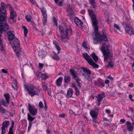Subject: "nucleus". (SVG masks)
<instances>
[{"label":"nucleus","mask_w":134,"mask_h":134,"mask_svg":"<svg viewBox=\"0 0 134 134\" xmlns=\"http://www.w3.org/2000/svg\"><path fill=\"white\" fill-rule=\"evenodd\" d=\"M95 36L96 37L93 38L94 43L96 44L98 43L99 41L100 43L103 42L102 46L101 47L100 49L104 56V61H106L111 56V53L108 48V42L107 37L104 33L102 35H99L98 33H96Z\"/></svg>","instance_id":"obj_1"},{"label":"nucleus","mask_w":134,"mask_h":134,"mask_svg":"<svg viewBox=\"0 0 134 134\" xmlns=\"http://www.w3.org/2000/svg\"><path fill=\"white\" fill-rule=\"evenodd\" d=\"M59 29L61 36L60 40L61 42L63 43H68V41L66 39H68L69 36L71 35L72 32L71 27L65 25L63 26H59Z\"/></svg>","instance_id":"obj_2"},{"label":"nucleus","mask_w":134,"mask_h":134,"mask_svg":"<svg viewBox=\"0 0 134 134\" xmlns=\"http://www.w3.org/2000/svg\"><path fill=\"white\" fill-rule=\"evenodd\" d=\"M0 15V32H2L7 31L9 29V26L6 23V16L5 15Z\"/></svg>","instance_id":"obj_3"},{"label":"nucleus","mask_w":134,"mask_h":134,"mask_svg":"<svg viewBox=\"0 0 134 134\" xmlns=\"http://www.w3.org/2000/svg\"><path fill=\"white\" fill-rule=\"evenodd\" d=\"M11 45L16 56L19 58L20 56L21 51L20 43L18 39L17 38H14L13 42Z\"/></svg>","instance_id":"obj_4"},{"label":"nucleus","mask_w":134,"mask_h":134,"mask_svg":"<svg viewBox=\"0 0 134 134\" xmlns=\"http://www.w3.org/2000/svg\"><path fill=\"white\" fill-rule=\"evenodd\" d=\"M87 11L91 19L94 30L97 32L98 30V28L97 25V21L96 19V15L94 11L91 9H88Z\"/></svg>","instance_id":"obj_5"},{"label":"nucleus","mask_w":134,"mask_h":134,"mask_svg":"<svg viewBox=\"0 0 134 134\" xmlns=\"http://www.w3.org/2000/svg\"><path fill=\"white\" fill-rule=\"evenodd\" d=\"M25 88L27 90L29 95L31 97L38 94L40 92L39 88L33 85H30L29 87L25 86Z\"/></svg>","instance_id":"obj_6"},{"label":"nucleus","mask_w":134,"mask_h":134,"mask_svg":"<svg viewBox=\"0 0 134 134\" xmlns=\"http://www.w3.org/2000/svg\"><path fill=\"white\" fill-rule=\"evenodd\" d=\"M10 12V16L9 17V20L11 23H15L16 22L17 15L15 12L12 7L10 5H9L8 6Z\"/></svg>","instance_id":"obj_7"},{"label":"nucleus","mask_w":134,"mask_h":134,"mask_svg":"<svg viewBox=\"0 0 134 134\" xmlns=\"http://www.w3.org/2000/svg\"><path fill=\"white\" fill-rule=\"evenodd\" d=\"M82 55L85 59L94 68H98V65L94 63L91 57L87 53L83 54Z\"/></svg>","instance_id":"obj_8"},{"label":"nucleus","mask_w":134,"mask_h":134,"mask_svg":"<svg viewBox=\"0 0 134 134\" xmlns=\"http://www.w3.org/2000/svg\"><path fill=\"white\" fill-rule=\"evenodd\" d=\"M122 24L125 27H126L125 30L126 32L130 35L134 34V31L132 27L127 24L123 22Z\"/></svg>","instance_id":"obj_9"},{"label":"nucleus","mask_w":134,"mask_h":134,"mask_svg":"<svg viewBox=\"0 0 134 134\" xmlns=\"http://www.w3.org/2000/svg\"><path fill=\"white\" fill-rule=\"evenodd\" d=\"M28 105V109L30 114L32 115H36L37 112V110L35 107L34 105H31L29 103Z\"/></svg>","instance_id":"obj_10"},{"label":"nucleus","mask_w":134,"mask_h":134,"mask_svg":"<svg viewBox=\"0 0 134 134\" xmlns=\"http://www.w3.org/2000/svg\"><path fill=\"white\" fill-rule=\"evenodd\" d=\"M98 109L97 108L92 110L90 112V114L92 118H96L97 117L98 115Z\"/></svg>","instance_id":"obj_11"},{"label":"nucleus","mask_w":134,"mask_h":134,"mask_svg":"<svg viewBox=\"0 0 134 134\" xmlns=\"http://www.w3.org/2000/svg\"><path fill=\"white\" fill-rule=\"evenodd\" d=\"M105 97L103 94H98L96 97L97 100V105L100 106L103 99Z\"/></svg>","instance_id":"obj_12"},{"label":"nucleus","mask_w":134,"mask_h":134,"mask_svg":"<svg viewBox=\"0 0 134 134\" xmlns=\"http://www.w3.org/2000/svg\"><path fill=\"white\" fill-rule=\"evenodd\" d=\"M7 34L8 36V38L9 40H12L14 38V32L13 31H9Z\"/></svg>","instance_id":"obj_13"},{"label":"nucleus","mask_w":134,"mask_h":134,"mask_svg":"<svg viewBox=\"0 0 134 134\" xmlns=\"http://www.w3.org/2000/svg\"><path fill=\"white\" fill-rule=\"evenodd\" d=\"M63 80V77H60L56 80L55 84L58 87H60L61 86Z\"/></svg>","instance_id":"obj_14"},{"label":"nucleus","mask_w":134,"mask_h":134,"mask_svg":"<svg viewBox=\"0 0 134 134\" xmlns=\"http://www.w3.org/2000/svg\"><path fill=\"white\" fill-rule=\"evenodd\" d=\"M1 7L0 8V13L5 14L6 12V10L5 7L3 3H1Z\"/></svg>","instance_id":"obj_15"},{"label":"nucleus","mask_w":134,"mask_h":134,"mask_svg":"<svg viewBox=\"0 0 134 134\" xmlns=\"http://www.w3.org/2000/svg\"><path fill=\"white\" fill-rule=\"evenodd\" d=\"M97 84V85L99 87H103L105 85L104 81L100 78L98 79Z\"/></svg>","instance_id":"obj_16"},{"label":"nucleus","mask_w":134,"mask_h":134,"mask_svg":"<svg viewBox=\"0 0 134 134\" xmlns=\"http://www.w3.org/2000/svg\"><path fill=\"white\" fill-rule=\"evenodd\" d=\"M83 70L85 73L87 74L86 75H85V74H83L85 77L86 78H87L89 76L88 75H90L91 74L90 71L88 69H86V68H84L83 69Z\"/></svg>","instance_id":"obj_17"},{"label":"nucleus","mask_w":134,"mask_h":134,"mask_svg":"<svg viewBox=\"0 0 134 134\" xmlns=\"http://www.w3.org/2000/svg\"><path fill=\"white\" fill-rule=\"evenodd\" d=\"M126 124L128 130L129 131H132L133 129V127L131 123L130 122L127 121Z\"/></svg>","instance_id":"obj_18"},{"label":"nucleus","mask_w":134,"mask_h":134,"mask_svg":"<svg viewBox=\"0 0 134 134\" xmlns=\"http://www.w3.org/2000/svg\"><path fill=\"white\" fill-rule=\"evenodd\" d=\"M74 21L75 24L78 27H80L82 24V21L76 17L74 20Z\"/></svg>","instance_id":"obj_19"},{"label":"nucleus","mask_w":134,"mask_h":134,"mask_svg":"<svg viewBox=\"0 0 134 134\" xmlns=\"http://www.w3.org/2000/svg\"><path fill=\"white\" fill-rule=\"evenodd\" d=\"M67 11L69 12L68 13L70 17L72 15H74V11L72 10L71 8V6L70 5H69L67 9Z\"/></svg>","instance_id":"obj_20"},{"label":"nucleus","mask_w":134,"mask_h":134,"mask_svg":"<svg viewBox=\"0 0 134 134\" xmlns=\"http://www.w3.org/2000/svg\"><path fill=\"white\" fill-rule=\"evenodd\" d=\"M13 82L12 84V87L14 90H16L18 88L16 81V79H13Z\"/></svg>","instance_id":"obj_21"},{"label":"nucleus","mask_w":134,"mask_h":134,"mask_svg":"<svg viewBox=\"0 0 134 134\" xmlns=\"http://www.w3.org/2000/svg\"><path fill=\"white\" fill-rule=\"evenodd\" d=\"M73 93L72 89L71 88H69L68 91L66 96L68 97H71L72 96Z\"/></svg>","instance_id":"obj_22"},{"label":"nucleus","mask_w":134,"mask_h":134,"mask_svg":"<svg viewBox=\"0 0 134 134\" xmlns=\"http://www.w3.org/2000/svg\"><path fill=\"white\" fill-rule=\"evenodd\" d=\"M10 125V122L9 121H4L2 124V127L7 128Z\"/></svg>","instance_id":"obj_23"},{"label":"nucleus","mask_w":134,"mask_h":134,"mask_svg":"<svg viewBox=\"0 0 134 134\" xmlns=\"http://www.w3.org/2000/svg\"><path fill=\"white\" fill-rule=\"evenodd\" d=\"M1 105H2L5 107H7L8 105L9 104V103H8L7 102H6L5 100L4 99H1L0 100Z\"/></svg>","instance_id":"obj_24"},{"label":"nucleus","mask_w":134,"mask_h":134,"mask_svg":"<svg viewBox=\"0 0 134 134\" xmlns=\"http://www.w3.org/2000/svg\"><path fill=\"white\" fill-rule=\"evenodd\" d=\"M40 77L42 79L46 80L49 77V76L46 74L40 73L39 75Z\"/></svg>","instance_id":"obj_25"},{"label":"nucleus","mask_w":134,"mask_h":134,"mask_svg":"<svg viewBox=\"0 0 134 134\" xmlns=\"http://www.w3.org/2000/svg\"><path fill=\"white\" fill-rule=\"evenodd\" d=\"M91 5L93 8L96 9L97 7L96 3L94 2V0H90V1Z\"/></svg>","instance_id":"obj_26"},{"label":"nucleus","mask_w":134,"mask_h":134,"mask_svg":"<svg viewBox=\"0 0 134 134\" xmlns=\"http://www.w3.org/2000/svg\"><path fill=\"white\" fill-rule=\"evenodd\" d=\"M90 56L95 62H96L98 60V58L94 53H93L90 55Z\"/></svg>","instance_id":"obj_27"},{"label":"nucleus","mask_w":134,"mask_h":134,"mask_svg":"<svg viewBox=\"0 0 134 134\" xmlns=\"http://www.w3.org/2000/svg\"><path fill=\"white\" fill-rule=\"evenodd\" d=\"M53 43L54 44L56 47L57 49V50L58 51V53H59V51L60 50V48L59 47V45L57 41H53Z\"/></svg>","instance_id":"obj_28"},{"label":"nucleus","mask_w":134,"mask_h":134,"mask_svg":"<svg viewBox=\"0 0 134 134\" xmlns=\"http://www.w3.org/2000/svg\"><path fill=\"white\" fill-rule=\"evenodd\" d=\"M70 71L74 79L77 76L75 70L73 69H70Z\"/></svg>","instance_id":"obj_29"},{"label":"nucleus","mask_w":134,"mask_h":134,"mask_svg":"<svg viewBox=\"0 0 134 134\" xmlns=\"http://www.w3.org/2000/svg\"><path fill=\"white\" fill-rule=\"evenodd\" d=\"M4 96L8 103H9L10 99V96L9 94V93H7L6 94H5L4 95Z\"/></svg>","instance_id":"obj_30"},{"label":"nucleus","mask_w":134,"mask_h":134,"mask_svg":"<svg viewBox=\"0 0 134 134\" xmlns=\"http://www.w3.org/2000/svg\"><path fill=\"white\" fill-rule=\"evenodd\" d=\"M8 112V111L6 110L4 108L2 107L0 104V112L2 114H4Z\"/></svg>","instance_id":"obj_31"},{"label":"nucleus","mask_w":134,"mask_h":134,"mask_svg":"<svg viewBox=\"0 0 134 134\" xmlns=\"http://www.w3.org/2000/svg\"><path fill=\"white\" fill-rule=\"evenodd\" d=\"M27 119L30 121H32L35 119V118L31 116L30 114L28 113H27Z\"/></svg>","instance_id":"obj_32"},{"label":"nucleus","mask_w":134,"mask_h":134,"mask_svg":"<svg viewBox=\"0 0 134 134\" xmlns=\"http://www.w3.org/2000/svg\"><path fill=\"white\" fill-rule=\"evenodd\" d=\"M25 18L27 21L28 22L31 21L32 17L29 14L26 16Z\"/></svg>","instance_id":"obj_33"},{"label":"nucleus","mask_w":134,"mask_h":134,"mask_svg":"<svg viewBox=\"0 0 134 134\" xmlns=\"http://www.w3.org/2000/svg\"><path fill=\"white\" fill-rule=\"evenodd\" d=\"M23 28L24 30V35L25 36H26L28 32V30L26 27L24 26H23Z\"/></svg>","instance_id":"obj_34"},{"label":"nucleus","mask_w":134,"mask_h":134,"mask_svg":"<svg viewBox=\"0 0 134 134\" xmlns=\"http://www.w3.org/2000/svg\"><path fill=\"white\" fill-rule=\"evenodd\" d=\"M70 77L69 76H65L64 78L65 82L66 83H68L70 82Z\"/></svg>","instance_id":"obj_35"},{"label":"nucleus","mask_w":134,"mask_h":134,"mask_svg":"<svg viewBox=\"0 0 134 134\" xmlns=\"http://www.w3.org/2000/svg\"><path fill=\"white\" fill-rule=\"evenodd\" d=\"M7 128L2 126L1 127V134H4L6 133V130Z\"/></svg>","instance_id":"obj_36"},{"label":"nucleus","mask_w":134,"mask_h":134,"mask_svg":"<svg viewBox=\"0 0 134 134\" xmlns=\"http://www.w3.org/2000/svg\"><path fill=\"white\" fill-rule=\"evenodd\" d=\"M114 65V63L112 62H110L108 64V66L111 68H112Z\"/></svg>","instance_id":"obj_37"},{"label":"nucleus","mask_w":134,"mask_h":134,"mask_svg":"<svg viewBox=\"0 0 134 134\" xmlns=\"http://www.w3.org/2000/svg\"><path fill=\"white\" fill-rule=\"evenodd\" d=\"M1 50L2 52L4 54H5V51L4 49V47L3 45L1 46Z\"/></svg>","instance_id":"obj_38"},{"label":"nucleus","mask_w":134,"mask_h":134,"mask_svg":"<svg viewBox=\"0 0 134 134\" xmlns=\"http://www.w3.org/2000/svg\"><path fill=\"white\" fill-rule=\"evenodd\" d=\"M32 121H30L29 122V125L28 126V132H29L30 131V129L31 128V127L32 126Z\"/></svg>","instance_id":"obj_39"},{"label":"nucleus","mask_w":134,"mask_h":134,"mask_svg":"<svg viewBox=\"0 0 134 134\" xmlns=\"http://www.w3.org/2000/svg\"><path fill=\"white\" fill-rule=\"evenodd\" d=\"M82 46L85 49H88V47L87 46V44L85 42H83Z\"/></svg>","instance_id":"obj_40"},{"label":"nucleus","mask_w":134,"mask_h":134,"mask_svg":"<svg viewBox=\"0 0 134 134\" xmlns=\"http://www.w3.org/2000/svg\"><path fill=\"white\" fill-rule=\"evenodd\" d=\"M38 105L40 108H42L44 107L42 101H40L39 102Z\"/></svg>","instance_id":"obj_41"},{"label":"nucleus","mask_w":134,"mask_h":134,"mask_svg":"<svg viewBox=\"0 0 134 134\" xmlns=\"http://www.w3.org/2000/svg\"><path fill=\"white\" fill-rule=\"evenodd\" d=\"M66 116V115L64 113L59 114V117L61 118H64Z\"/></svg>","instance_id":"obj_42"},{"label":"nucleus","mask_w":134,"mask_h":134,"mask_svg":"<svg viewBox=\"0 0 134 134\" xmlns=\"http://www.w3.org/2000/svg\"><path fill=\"white\" fill-rule=\"evenodd\" d=\"M42 21L43 25V26H45L46 25V24L47 22V19H43L42 20Z\"/></svg>","instance_id":"obj_43"},{"label":"nucleus","mask_w":134,"mask_h":134,"mask_svg":"<svg viewBox=\"0 0 134 134\" xmlns=\"http://www.w3.org/2000/svg\"><path fill=\"white\" fill-rule=\"evenodd\" d=\"M114 28L118 30H120V28L116 24H114Z\"/></svg>","instance_id":"obj_44"},{"label":"nucleus","mask_w":134,"mask_h":134,"mask_svg":"<svg viewBox=\"0 0 134 134\" xmlns=\"http://www.w3.org/2000/svg\"><path fill=\"white\" fill-rule=\"evenodd\" d=\"M2 33V32H0V45L1 46L3 45H2L3 43V40L1 38L2 35L1 34Z\"/></svg>","instance_id":"obj_45"},{"label":"nucleus","mask_w":134,"mask_h":134,"mask_svg":"<svg viewBox=\"0 0 134 134\" xmlns=\"http://www.w3.org/2000/svg\"><path fill=\"white\" fill-rule=\"evenodd\" d=\"M53 57L54 59L57 60H58L59 59V57L56 54H54L53 56Z\"/></svg>","instance_id":"obj_46"},{"label":"nucleus","mask_w":134,"mask_h":134,"mask_svg":"<svg viewBox=\"0 0 134 134\" xmlns=\"http://www.w3.org/2000/svg\"><path fill=\"white\" fill-rule=\"evenodd\" d=\"M2 71L4 73H8V71L7 69H2Z\"/></svg>","instance_id":"obj_47"},{"label":"nucleus","mask_w":134,"mask_h":134,"mask_svg":"<svg viewBox=\"0 0 134 134\" xmlns=\"http://www.w3.org/2000/svg\"><path fill=\"white\" fill-rule=\"evenodd\" d=\"M39 68L40 69H42L44 66V65L43 63H40L39 64Z\"/></svg>","instance_id":"obj_48"},{"label":"nucleus","mask_w":134,"mask_h":134,"mask_svg":"<svg viewBox=\"0 0 134 134\" xmlns=\"http://www.w3.org/2000/svg\"><path fill=\"white\" fill-rule=\"evenodd\" d=\"M53 20L54 21V22L56 26L57 25V21L55 18V17H53Z\"/></svg>","instance_id":"obj_49"},{"label":"nucleus","mask_w":134,"mask_h":134,"mask_svg":"<svg viewBox=\"0 0 134 134\" xmlns=\"http://www.w3.org/2000/svg\"><path fill=\"white\" fill-rule=\"evenodd\" d=\"M105 111L108 114V115L109 114L111 113V112L109 109H106L105 110Z\"/></svg>","instance_id":"obj_50"},{"label":"nucleus","mask_w":134,"mask_h":134,"mask_svg":"<svg viewBox=\"0 0 134 134\" xmlns=\"http://www.w3.org/2000/svg\"><path fill=\"white\" fill-rule=\"evenodd\" d=\"M45 32L43 31H40V34H41L42 36H44V35Z\"/></svg>","instance_id":"obj_51"},{"label":"nucleus","mask_w":134,"mask_h":134,"mask_svg":"<svg viewBox=\"0 0 134 134\" xmlns=\"http://www.w3.org/2000/svg\"><path fill=\"white\" fill-rule=\"evenodd\" d=\"M75 89V90L76 91V94L79 95V94L80 92L78 90V89L76 88Z\"/></svg>","instance_id":"obj_52"},{"label":"nucleus","mask_w":134,"mask_h":134,"mask_svg":"<svg viewBox=\"0 0 134 134\" xmlns=\"http://www.w3.org/2000/svg\"><path fill=\"white\" fill-rule=\"evenodd\" d=\"M130 110L131 111V112L132 113H134V109L132 107H129V108Z\"/></svg>","instance_id":"obj_53"},{"label":"nucleus","mask_w":134,"mask_h":134,"mask_svg":"<svg viewBox=\"0 0 134 134\" xmlns=\"http://www.w3.org/2000/svg\"><path fill=\"white\" fill-rule=\"evenodd\" d=\"M74 79L76 80V81L77 82H78L80 80L79 78L77 76L76 77L74 78Z\"/></svg>","instance_id":"obj_54"},{"label":"nucleus","mask_w":134,"mask_h":134,"mask_svg":"<svg viewBox=\"0 0 134 134\" xmlns=\"http://www.w3.org/2000/svg\"><path fill=\"white\" fill-rule=\"evenodd\" d=\"M79 82H79H77V83L78 86V87L80 88H81L82 83H81Z\"/></svg>","instance_id":"obj_55"},{"label":"nucleus","mask_w":134,"mask_h":134,"mask_svg":"<svg viewBox=\"0 0 134 134\" xmlns=\"http://www.w3.org/2000/svg\"><path fill=\"white\" fill-rule=\"evenodd\" d=\"M72 88H74L75 89L77 88L75 84L74 83L72 84Z\"/></svg>","instance_id":"obj_56"},{"label":"nucleus","mask_w":134,"mask_h":134,"mask_svg":"<svg viewBox=\"0 0 134 134\" xmlns=\"http://www.w3.org/2000/svg\"><path fill=\"white\" fill-rule=\"evenodd\" d=\"M44 109H45V111H46L47 110V107L46 103L45 102H44Z\"/></svg>","instance_id":"obj_57"},{"label":"nucleus","mask_w":134,"mask_h":134,"mask_svg":"<svg viewBox=\"0 0 134 134\" xmlns=\"http://www.w3.org/2000/svg\"><path fill=\"white\" fill-rule=\"evenodd\" d=\"M107 78L108 79H110L111 80H113V78L111 76H108L107 77Z\"/></svg>","instance_id":"obj_58"},{"label":"nucleus","mask_w":134,"mask_h":134,"mask_svg":"<svg viewBox=\"0 0 134 134\" xmlns=\"http://www.w3.org/2000/svg\"><path fill=\"white\" fill-rule=\"evenodd\" d=\"M43 19H47V15L46 13L42 14Z\"/></svg>","instance_id":"obj_59"},{"label":"nucleus","mask_w":134,"mask_h":134,"mask_svg":"<svg viewBox=\"0 0 134 134\" xmlns=\"http://www.w3.org/2000/svg\"><path fill=\"white\" fill-rule=\"evenodd\" d=\"M31 3L33 4H35V0H29Z\"/></svg>","instance_id":"obj_60"},{"label":"nucleus","mask_w":134,"mask_h":134,"mask_svg":"<svg viewBox=\"0 0 134 134\" xmlns=\"http://www.w3.org/2000/svg\"><path fill=\"white\" fill-rule=\"evenodd\" d=\"M103 125L104 127H107L109 125V124L107 122H104L103 124Z\"/></svg>","instance_id":"obj_61"},{"label":"nucleus","mask_w":134,"mask_h":134,"mask_svg":"<svg viewBox=\"0 0 134 134\" xmlns=\"http://www.w3.org/2000/svg\"><path fill=\"white\" fill-rule=\"evenodd\" d=\"M58 5H59L60 6H62L63 5V2L61 1L58 4Z\"/></svg>","instance_id":"obj_62"},{"label":"nucleus","mask_w":134,"mask_h":134,"mask_svg":"<svg viewBox=\"0 0 134 134\" xmlns=\"http://www.w3.org/2000/svg\"><path fill=\"white\" fill-rule=\"evenodd\" d=\"M42 87L45 90H46L47 89V86L45 85H43Z\"/></svg>","instance_id":"obj_63"},{"label":"nucleus","mask_w":134,"mask_h":134,"mask_svg":"<svg viewBox=\"0 0 134 134\" xmlns=\"http://www.w3.org/2000/svg\"><path fill=\"white\" fill-rule=\"evenodd\" d=\"M57 106L58 107V108L59 109L61 107V105L60 103H59L57 105Z\"/></svg>","instance_id":"obj_64"}]
</instances>
